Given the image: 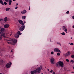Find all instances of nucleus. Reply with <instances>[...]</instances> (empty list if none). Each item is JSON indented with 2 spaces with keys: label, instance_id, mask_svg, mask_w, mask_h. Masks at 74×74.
<instances>
[{
  "label": "nucleus",
  "instance_id": "1",
  "mask_svg": "<svg viewBox=\"0 0 74 74\" xmlns=\"http://www.w3.org/2000/svg\"><path fill=\"white\" fill-rule=\"evenodd\" d=\"M42 66H40L39 68H38L35 70L31 71V74H37V73H40V71H41V69H42Z\"/></svg>",
  "mask_w": 74,
  "mask_h": 74
},
{
  "label": "nucleus",
  "instance_id": "2",
  "mask_svg": "<svg viewBox=\"0 0 74 74\" xmlns=\"http://www.w3.org/2000/svg\"><path fill=\"white\" fill-rule=\"evenodd\" d=\"M6 41L8 44H11L12 45H15L16 43V42H17V40L14 38L11 40L7 39Z\"/></svg>",
  "mask_w": 74,
  "mask_h": 74
},
{
  "label": "nucleus",
  "instance_id": "3",
  "mask_svg": "<svg viewBox=\"0 0 74 74\" xmlns=\"http://www.w3.org/2000/svg\"><path fill=\"white\" fill-rule=\"evenodd\" d=\"M18 22H19L20 24L22 25L20 27V31H23L24 29H25V25H24V23H23V21L22 20H19L18 21Z\"/></svg>",
  "mask_w": 74,
  "mask_h": 74
},
{
  "label": "nucleus",
  "instance_id": "4",
  "mask_svg": "<svg viewBox=\"0 0 74 74\" xmlns=\"http://www.w3.org/2000/svg\"><path fill=\"white\" fill-rule=\"evenodd\" d=\"M56 66L58 67H63L64 66V64L63 62L62 61H59L56 64Z\"/></svg>",
  "mask_w": 74,
  "mask_h": 74
},
{
  "label": "nucleus",
  "instance_id": "5",
  "mask_svg": "<svg viewBox=\"0 0 74 74\" xmlns=\"http://www.w3.org/2000/svg\"><path fill=\"white\" fill-rule=\"evenodd\" d=\"M22 33H21V32L18 31L17 32L16 34L14 35L15 38H18L19 37L20 35H21Z\"/></svg>",
  "mask_w": 74,
  "mask_h": 74
},
{
  "label": "nucleus",
  "instance_id": "6",
  "mask_svg": "<svg viewBox=\"0 0 74 74\" xmlns=\"http://www.w3.org/2000/svg\"><path fill=\"white\" fill-rule=\"evenodd\" d=\"M12 65V63L11 62H10L9 63H8L5 66L8 69H9L11 67V65Z\"/></svg>",
  "mask_w": 74,
  "mask_h": 74
},
{
  "label": "nucleus",
  "instance_id": "7",
  "mask_svg": "<svg viewBox=\"0 0 74 74\" xmlns=\"http://www.w3.org/2000/svg\"><path fill=\"white\" fill-rule=\"evenodd\" d=\"M54 51L55 52H61L60 51V50H59L58 48H55L54 49Z\"/></svg>",
  "mask_w": 74,
  "mask_h": 74
},
{
  "label": "nucleus",
  "instance_id": "8",
  "mask_svg": "<svg viewBox=\"0 0 74 74\" xmlns=\"http://www.w3.org/2000/svg\"><path fill=\"white\" fill-rule=\"evenodd\" d=\"M62 30H64V31H65V32L66 33H67V29L65 26H63L62 27Z\"/></svg>",
  "mask_w": 74,
  "mask_h": 74
},
{
  "label": "nucleus",
  "instance_id": "9",
  "mask_svg": "<svg viewBox=\"0 0 74 74\" xmlns=\"http://www.w3.org/2000/svg\"><path fill=\"white\" fill-rule=\"evenodd\" d=\"M0 34H1V33L4 32H5V29L4 28H1V27H0Z\"/></svg>",
  "mask_w": 74,
  "mask_h": 74
},
{
  "label": "nucleus",
  "instance_id": "10",
  "mask_svg": "<svg viewBox=\"0 0 74 74\" xmlns=\"http://www.w3.org/2000/svg\"><path fill=\"white\" fill-rule=\"evenodd\" d=\"M2 36H3V37H4V38H5V33H3L1 34V35L0 36V40L2 39Z\"/></svg>",
  "mask_w": 74,
  "mask_h": 74
},
{
  "label": "nucleus",
  "instance_id": "11",
  "mask_svg": "<svg viewBox=\"0 0 74 74\" xmlns=\"http://www.w3.org/2000/svg\"><path fill=\"white\" fill-rule=\"evenodd\" d=\"M50 60L51 63V64H54V61L55 60L54 58H51Z\"/></svg>",
  "mask_w": 74,
  "mask_h": 74
},
{
  "label": "nucleus",
  "instance_id": "12",
  "mask_svg": "<svg viewBox=\"0 0 74 74\" xmlns=\"http://www.w3.org/2000/svg\"><path fill=\"white\" fill-rule=\"evenodd\" d=\"M71 54V53H70V51H68V52L66 53L64 55L65 57H66V56H69V55H70Z\"/></svg>",
  "mask_w": 74,
  "mask_h": 74
},
{
  "label": "nucleus",
  "instance_id": "13",
  "mask_svg": "<svg viewBox=\"0 0 74 74\" xmlns=\"http://www.w3.org/2000/svg\"><path fill=\"white\" fill-rule=\"evenodd\" d=\"M27 12V11L25 10H24L22 11L21 12V14H26V13Z\"/></svg>",
  "mask_w": 74,
  "mask_h": 74
},
{
  "label": "nucleus",
  "instance_id": "14",
  "mask_svg": "<svg viewBox=\"0 0 74 74\" xmlns=\"http://www.w3.org/2000/svg\"><path fill=\"white\" fill-rule=\"evenodd\" d=\"M10 26L9 24H6L4 25V27L5 28H8Z\"/></svg>",
  "mask_w": 74,
  "mask_h": 74
},
{
  "label": "nucleus",
  "instance_id": "15",
  "mask_svg": "<svg viewBox=\"0 0 74 74\" xmlns=\"http://www.w3.org/2000/svg\"><path fill=\"white\" fill-rule=\"evenodd\" d=\"M0 4H1L2 5H4V2L2 0H0Z\"/></svg>",
  "mask_w": 74,
  "mask_h": 74
},
{
  "label": "nucleus",
  "instance_id": "16",
  "mask_svg": "<svg viewBox=\"0 0 74 74\" xmlns=\"http://www.w3.org/2000/svg\"><path fill=\"white\" fill-rule=\"evenodd\" d=\"M3 21L4 22H7L8 21V19H7V17H5L3 19Z\"/></svg>",
  "mask_w": 74,
  "mask_h": 74
},
{
  "label": "nucleus",
  "instance_id": "17",
  "mask_svg": "<svg viewBox=\"0 0 74 74\" xmlns=\"http://www.w3.org/2000/svg\"><path fill=\"white\" fill-rule=\"evenodd\" d=\"M12 3V1L10 0L9 1V5H11V3Z\"/></svg>",
  "mask_w": 74,
  "mask_h": 74
},
{
  "label": "nucleus",
  "instance_id": "18",
  "mask_svg": "<svg viewBox=\"0 0 74 74\" xmlns=\"http://www.w3.org/2000/svg\"><path fill=\"white\" fill-rule=\"evenodd\" d=\"M10 8H6V11H8L10 10Z\"/></svg>",
  "mask_w": 74,
  "mask_h": 74
},
{
  "label": "nucleus",
  "instance_id": "19",
  "mask_svg": "<svg viewBox=\"0 0 74 74\" xmlns=\"http://www.w3.org/2000/svg\"><path fill=\"white\" fill-rule=\"evenodd\" d=\"M22 19H26V16H23L22 17Z\"/></svg>",
  "mask_w": 74,
  "mask_h": 74
},
{
  "label": "nucleus",
  "instance_id": "20",
  "mask_svg": "<svg viewBox=\"0 0 74 74\" xmlns=\"http://www.w3.org/2000/svg\"><path fill=\"white\" fill-rule=\"evenodd\" d=\"M3 63V60H0V64Z\"/></svg>",
  "mask_w": 74,
  "mask_h": 74
},
{
  "label": "nucleus",
  "instance_id": "21",
  "mask_svg": "<svg viewBox=\"0 0 74 74\" xmlns=\"http://www.w3.org/2000/svg\"><path fill=\"white\" fill-rule=\"evenodd\" d=\"M61 34H62V36H64L65 35V34L64 32H62Z\"/></svg>",
  "mask_w": 74,
  "mask_h": 74
},
{
  "label": "nucleus",
  "instance_id": "22",
  "mask_svg": "<svg viewBox=\"0 0 74 74\" xmlns=\"http://www.w3.org/2000/svg\"><path fill=\"white\" fill-rule=\"evenodd\" d=\"M2 52H3V51H0V54L1 56H2V55L3 53H2Z\"/></svg>",
  "mask_w": 74,
  "mask_h": 74
},
{
  "label": "nucleus",
  "instance_id": "23",
  "mask_svg": "<svg viewBox=\"0 0 74 74\" xmlns=\"http://www.w3.org/2000/svg\"><path fill=\"white\" fill-rule=\"evenodd\" d=\"M3 18H0V21L3 22Z\"/></svg>",
  "mask_w": 74,
  "mask_h": 74
},
{
  "label": "nucleus",
  "instance_id": "24",
  "mask_svg": "<svg viewBox=\"0 0 74 74\" xmlns=\"http://www.w3.org/2000/svg\"><path fill=\"white\" fill-rule=\"evenodd\" d=\"M71 63H72V64H73V63H74V61H73V60H71Z\"/></svg>",
  "mask_w": 74,
  "mask_h": 74
},
{
  "label": "nucleus",
  "instance_id": "25",
  "mask_svg": "<svg viewBox=\"0 0 74 74\" xmlns=\"http://www.w3.org/2000/svg\"><path fill=\"white\" fill-rule=\"evenodd\" d=\"M70 12H69V11H68L66 12V14H68Z\"/></svg>",
  "mask_w": 74,
  "mask_h": 74
},
{
  "label": "nucleus",
  "instance_id": "26",
  "mask_svg": "<svg viewBox=\"0 0 74 74\" xmlns=\"http://www.w3.org/2000/svg\"><path fill=\"white\" fill-rule=\"evenodd\" d=\"M57 55H58V56H60V53H57Z\"/></svg>",
  "mask_w": 74,
  "mask_h": 74
},
{
  "label": "nucleus",
  "instance_id": "27",
  "mask_svg": "<svg viewBox=\"0 0 74 74\" xmlns=\"http://www.w3.org/2000/svg\"><path fill=\"white\" fill-rule=\"evenodd\" d=\"M54 53L53 51H51V55H53Z\"/></svg>",
  "mask_w": 74,
  "mask_h": 74
},
{
  "label": "nucleus",
  "instance_id": "28",
  "mask_svg": "<svg viewBox=\"0 0 74 74\" xmlns=\"http://www.w3.org/2000/svg\"><path fill=\"white\" fill-rule=\"evenodd\" d=\"M71 58H74V55H72L71 56Z\"/></svg>",
  "mask_w": 74,
  "mask_h": 74
},
{
  "label": "nucleus",
  "instance_id": "29",
  "mask_svg": "<svg viewBox=\"0 0 74 74\" xmlns=\"http://www.w3.org/2000/svg\"><path fill=\"white\" fill-rule=\"evenodd\" d=\"M50 70H51V71H49V72H50V73H52L53 72V70L51 69Z\"/></svg>",
  "mask_w": 74,
  "mask_h": 74
},
{
  "label": "nucleus",
  "instance_id": "30",
  "mask_svg": "<svg viewBox=\"0 0 74 74\" xmlns=\"http://www.w3.org/2000/svg\"><path fill=\"white\" fill-rule=\"evenodd\" d=\"M3 4H5V5H7V2H4Z\"/></svg>",
  "mask_w": 74,
  "mask_h": 74
},
{
  "label": "nucleus",
  "instance_id": "31",
  "mask_svg": "<svg viewBox=\"0 0 74 74\" xmlns=\"http://www.w3.org/2000/svg\"><path fill=\"white\" fill-rule=\"evenodd\" d=\"M66 62H69V60L68 59H66Z\"/></svg>",
  "mask_w": 74,
  "mask_h": 74
},
{
  "label": "nucleus",
  "instance_id": "32",
  "mask_svg": "<svg viewBox=\"0 0 74 74\" xmlns=\"http://www.w3.org/2000/svg\"><path fill=\"white\" fill-rule=\"evenodd\" d=\"M70 45H74V44H73V43L71 42V44H70Z\"/></svg>",
  "mask_w": 74,
  "mask_h": 74
},
{
  "label": "nucleus",
  "instance_id": "33",
  "mask_svg": "<svg viewBox=\"0 0 74 74\" xmlns=\"http://www.w3.org/2000/svg\"><path fill=\"white\" fill-rule=\"evenodd\" d=\"M57 44L60 45V42H58L57 43Z\"/></svg>",
  "mask_w": 74,
  "mask_h": 74
},
{
  "label": "nucleus",
  "instance_id": "34",
  "mask_svg": "<svg viewBox=\"0 0 74 74\" xmlns=\"http://www.w3.org/2000/svg\"><path fill=\"white\" fill-rule=\"evenodd\" d=\"M14 52V49H12L11 50V52Z\"/></svg>",
  "mask_w": 74,
  "mask_h": 74
},
{
  "label": "nucleus",
  "instance_id": "35",
  "mask_svg": "<svg viewBox=\"0 0 74 74\" xmlns=\"http://www.w3.org/2000/svg\"><path fill=\"white\" fill-rule=\"evenodd\" d=\"M9 1V0H5V1H6V2H8Z\"/></svg>",
  "mask_w": 74,
  "mask_h": 74
},
{
  "label": "nucleus",
  "instance_id": "36",
  "mask_svg": "<svg viewBox=\"0 0 74 74\" xmlns=\"http://www.w3.org/2000/svg\"><path fill=\"white\" fill-rule=\"evenodd\" d=\"M15 9L16 10H17V9H18V6H16L15 8Z\"/></svg>",
  "mask_w": 74,
  "mask_h": 74
},
{
  "label": "nucleus",
  "instance_id": "37",
  "mask_svg": "<svg viewBox=\"0 0 74 74\" xmlns=\"http://www.w3.org/2000/svg\"><path fill=\"white\" fill-rule=\"evenodd\" d=\"M53 74H56V73H55V72H53V73H52Z\"/></svg>",
  "mask_w": 74,
  "mask_h": 74
},
{
  "label": "nucleus",
  "instance_id": "38",
  "mask_svg": "<svg viewBox=\"0 0 74 74\" xmlns=\"http://www.w3.org/2000/svg\"><path fill=\"white\" fill-rule=\"evenodd\" d=\"M74 19V16H73L72 17Z\"/></svg>",
  "mask_w": 74,
  "mask_h": 74
},
{
  "label": "nucleus",
  "instance_id": "39",
  "mask_svg": "<svg viewBox=\"0 0 74 74\" xmlns=\"http://www.w3.org/2000/svg\"><path fill=\"white\" fill-rule=\"evenodd\" d=\"M24 23L25 24V23H26V21H24Z\"/></svg>",
  "mask_w": 74,
  "mask_h": 74
},
{
  "label": "nucleus",
  "instance_id": "40",
  "mask_svg": "<svg viewBox=\"0 0 74 74\" xmlns=\"http://www.w3.org/2000/svg\"><path fill=\"white\" fill-rule=\"evenodd\" d=\"M9 33H8V34H6L7 36H8V35H9Z\"/></svg>",
  "mask_w": 74,
  "mask_h": 74
},
{
  "label": "nucleus",
  "instance_id": "41",
  "mask_svg": "<svg viewBox=\"0 0 74 74\" xmlns=\"http://www.w3.org/2000/svg\"><path fill=\"white\" fill-rule=\"evenodd\" d=\"M72 27L73 28V29H74V25Z\"/></svg>",
  "mask_w": 74,
  "mask_h": 74
},
{
  "label": "nucleus",
  "instance_id": "42",
  "mask_svg": "<svg viewBox=\"0 0 74 74\" xmlns=\"http://www.w3.org/2000/svg\"><path fill=\"white\" fill-rule=\"evenodd\" d=\"M50 42H53V41H51V40H50Z\"/></svg>",
  "mask_w": 74,
  "mask_h": 74
},
{
  "label": "nucleus",
  "instance_id": "43",
  "mask_svg": "<svg viewBox=\"0 0 74 74\" xmlns=\"http://www.w3.org/2000/svg\"><path fill=\"white\" fill-rule=\"evenodd\" d=\"M13 1H16V0H13Z\"/></svg>",
  "mask_w": 74,
  "mask_h": 74
},
{
  "label": "nucleus",
  "instance_id": "44",
  "mask_svg": "<svg viewBox=\"0 0 74 74\" xmlns=\"http://www.w3.org/2000/svg\"><path fill=\"white\" fill-rule=\"evenodd\" d=\"M30 10V8L29 7V10Z\"/></svg>",
  "mask_w": 74,
  "mask_h": 74
},
{
  "label": "nucleus",
  "instance_id": "45",
  "mask_svg": "<svg viewBox=\"0 0 74 74\" xmlns=\"http://www.w3.org/2000/svg\"><path fill=\"white\" fill-rule=\"evenodd\" d=\"M18 5V3H16V5Z\"/></svg>",
  "mask_w": 74,
  "mask_h": 74
},
{
  "label": "nucleus",
  "instance_id": "46",
  "mask_svg": "<svg viewBox=\"0 0 74 74\" xmlns=\"http://www.w3.org/2000/svg\"><path fill=\"white\" fill-rule=\"evenodd\" d=\"M74 71H73L71 72V73H74Z\"/></svg>",
  "mask_w": 74,
  "mask_h": 74
},
{
  "label": "nucleus",
  "instance_id": "47",
  "mask_svg": "<svg viewBox=\"0 0 74 74\" xmlns=\"http://www.w3.org/2000/svg\"><path fill=\"white\" fill-rule=\"evenodd\" d=\"M71 39H73V37H71Z\"/></svg>",
  "mask_w": 74,
  "mask_h": 74
},
{
  "label": "nucleus",
  "instance_id": "48",
  "mask_svg": "<svg viewBox=\"0 0 74 74\" xmlns=\"http://www.w3.org/2000/svg\"><path fill=\"white\" fill-rule=\"evenodd\" d=\"M60 45V46H61V44H60H60L59 45Z\"/></svg>",
  "mask_w": 74,
  "mask_h": 74
},
{
  "label": "nucleus",
  "instance_id": "49",
  "mask_svg": "<svg viewBox=\"0 0 74 74\" xmlns=\"http://www.w3.org/2000/svg\"><path fill=\"white\" fill-rule=\"evenodd\" d=\"M47 70H48V71H49V69H48Z\"/></svg>",
  "mask_w": 74,
  "mask_h": 74
},
{
  "label": "nucleus",
  "instance_id": "50",
  "mask_svg": "<svg viewBox=\"0 0 74 74\" xmlns=\"http://www.w3.org/2000/svg\"><path fill=\"white\" fill-rule=\"evenodd\" d=\"M11 35H12V34H10V36H11Z\"/></svg>",
  "mask_w": 74,
  "mask_h": 74
},
{
  "label": "nucleus",
  "instance_id": "51",
  "mask_svg": "<svg viewBox=\"0 0 74 74\" xmlns=\"http://www.w3.org/2000/svg\"><path fill=\"white\" fill-rule=\"evenodd\" d=\"M0 74H2V73H0Z\"/></svg>",
  "mask_w": 74,
  "mask_h": 74
},
{
  "label": "nucleus",
  "instance_id": "52",
  "mask_svg": "<svg viewBox=\"0 0 74 74\" xmlns=\"http://www.w3.org/2000/svg\"><path fill=\"white\" fill-rule=\"evenodd\" d=\"M60 30H61V29L60 28Z\"/></svg>",
  "mask_w": 74,
  "mask_h": 74
},
{
  "label": "nucleus",
  "instance_id": "53",
  "mask_svg": "<svg viewBox=\"0 0 74 74\" xmlns=\"http://www.w3.org/2000/svg\"><path fill=\"white\" fill-rule=\"evenodd\" d=\"M70 43H69V44H70Z\"/></svg>",
  "mask_w": 74,
  "mask_h": 74
}]
</instances>
